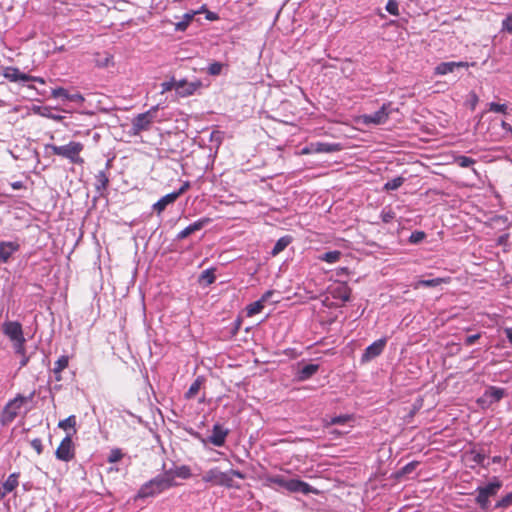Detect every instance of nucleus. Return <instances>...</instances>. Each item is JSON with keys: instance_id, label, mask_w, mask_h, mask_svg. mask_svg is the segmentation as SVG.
I'll list each match as a JSON object with an SVG mask.
<instances>
[{"instance_id": "f257e3e1", "label": "nucleus", "mask_w": 512, "mask_h": 512, "mask_svg": "<svg viewBox=\"0 0 512 512\" xmlns=\"http://www.w3.org/2000/svg\"><path fill=\"white\" fill-rule=\"evenodd\" d=\"M175 485L176 482H172L170 474H159L140 487L135 496V500L155 497Z\"/></svg>"}, {"instance_id": "f03ea898", "label": "nucleus", "mask_w": 512, "mask_h": 512, "mask_svg": "<svg viewBox=\"0 0 512 512\" xmlns=\"http://www.w3.org/2000/svg\"><path fill=\"white\" fill-rule=\"evenodd\" d=\"M264 481L265 486L272 487L275 484L291 493H301L304 495L316 493V489L299 479H286L281 475H267L264 477Z\"/></svg>"}, {"instance_id": "7ed1b4c3", "label": "nucleus", "mask_w": 512, "mask_h": 512, "mask_svg": "<svg viewBox=\"0 0 512 512\" xmlns=\"http://www.w3.org/2000/svg\"><path fill=\"white\" fill-rule=\"evenodd\" d=\"M233 477L244 479L245 475L239 470H230L222 472L218 468H212L203 475V481L212 485L223 486L226 488L237 487Z\"/></svg>"}, {"instance_id": "20e7f679", "label": "nucleus", "mask_w": 512, "mask_h": 512, "mask_svg": "<svg viewBox=\"0 0 512 512\" xmlns=\"http://www.w3.org/2000/svg\"><path fill=\"white\" fill-rule=\"evenodd\" d=\"M84 145L81 142L71 141L66 145L57 146L54 144H46L45 150H51L54 155L68 159L73 164H83L84 160L80 156Z\"/></svg>"}, {"instance_id": "39448f33", "label": "nucleus", "mask_w": 512, "mask_h": 512, "mask_svg": "<svg viewBox=\"0 0 512 512\" xmlns=\"http://www.w3.org/2000/svg\"><path fill=\"white\" fill-rule=\"evenodd\" d=\"M2 332L12 343L14 352L16 354H23L26 339L21 323L10 320L4 321L2 323Z\"/></svg>"}, {"instance_id": "423d86ee", "label": "nucleus", "mask_w": 512, "mask_h": 512, "mask_svg": "<svg viewBox=\"0 0 512 512\" xmlns=\"http://www.w3.org/2000/svg\"><path fill=\"white\" fill-rule=\"evenodd\" d=\"M159 108V105L152 106L146 112L140 113L134 117L132 120L130 134L136 136L143 131H148L156 117Z\"/></svg>"}, {"instance_id": "0eeeda50", "label": "nucleus", "mask_w": 512, "mask_h": 512, "mask_svg": "<svg viewBox=\"0 0 512 512\" xmlns=\"http://www.w3.org/2000/svg\"><path fill=\"white\" fill-rule=\"evenodd\" d=\"M501 487L502 482L497 477H493L487 485L477 487L478 495L475 500L481 509L485 510L489 507V498L497 495Z\"/></svg>"}, {"instance_id": "6e6552de", "label": "nucleus", "mask_w": 512, "mask_h": 512, "mask_svg": "<svg viewBox=\"0 0 512 512\" xmlns=\"http://www.w3.org/2000/svg\"><path fill=\"white\" fill-rule=\"evenodd\" d=\"M33 394L30 397H24L22 395H17L14 399L10 400L4 407L0 421L2 425H8L14 421V419L19 415L21 408L25 402L32 398Z\"/></svg>"}, {"instance_id": "1a4fd4ad", "label": "nucleus", "mask_w": 512, "mask_h": 512, "mask_svg": "<svg viewBox=\"0 0 512 512\" xmlns=\"http://www.w3.org/2000/svg\"><path fill=\"white\" fill-rule=\"evenodd\" d=\"M393 110L391 103H384L381 108L374 113L363 115V122L365 124L374 125L384 124Z\"/></svg>"}, {"instance_id": "9d476101", "label": "nucleus", "mask_w": 512, "mask_h": 512, "mask_svg": "<svg viewBox=\"0 0 512 512\" xmlns=\"http://www.w3.org/2000/svg\"><path fill=\"white\" fill-rule=\"evenodd\" d=\"M202 87L200 80L188 81L187 79H180L176 82V95L181 98H186L194 95Z\"/></svg>"}, {"instance_id": "9b49d317", "label": "nucleus", "mask_w": 512, "mask_h": 512, "mask_svg": "<svg viewBox=\"0 0 512 512\" xmlns=\"http://www.w3.org/2000/svg\"><path fill=\"white\" fill-rule=\"evenodd\" d=\"M55 455L58 460L64 462H68L74 458L75 452L71 434H67L66 437L63 438L56 449Z\"/></svg>"}, {"instance_id": "f8f14e48", "label": "nucleus", "mask_w": 512, "mask_h": 512, "mask_svg": "<svg viewBox=\"0 0 512 512\" xmlns=\"http://www.w3.org/2000/svg\"><path fill=\"white\" fill-rule=\"evenodd\" d=\"M386 343L387 339L384 337L374 341L372 344L366 347L363 354L361 355V363L370 362L374 358L378 357L383 352Z\"/></svg>"}, {"instance_id": "ddd939ff", "label": "nucleus", "mask_w": 512, "mask_h": 512, "mask_svg": "<svg viewBox=\"0 0 512 512\" xmlns=\"http://www.w3.org/2000/svg\"><path fill=\"white\" fill-rule=\"evenodd\" d=\"M228 434L229 429L225 428L219 423H216L213 425L212 433L207 438V441L216 447H222L225 444Z\"/></svg>"}, {"instance_id": "4468645a", "label": "nucleus", "mask_w": 512, "mask_h": 512, "mask_svg": "<svg viewBox=\"0 0 512 512\" xmlns=\"http://www.w3.org/2000/svg\"><path fill=\"white\" fill-rule=\"evenodd\" d=\"M475 63H468L465 61H451V62H441L435 67L434 73L436 75H446L454 72L456 68H468L470 66H474Z\"/></svg>"}, {"instance_id": "2eb2a0df", "label": "nucleus", "mask_w": 512, "mask_h": 512, "mask_svg": "<svg viewBox=\"0 0 512 512\" xmlns=\"http://www.w3.org/2000/svg\"><path fill=\"white\" fill-rule=\"evenodd\" d=\"M209 223H211V219L209 217H202V218L196 220L195 222L191 223L186 228L181 230L176 235V240L180 241V240L187 238L189 235H191L192 233H194L196 231L201 230L202 228L207 226Z\"/></svg>"}, {"instance_id": "dca6fc26", "label": "nucleus", "mask_w": 512, "mask_h": 512, "mask_svg": "<svg viewBox=\"0 0 512 512\" xmlns=\"http://www.w3.org/2000/svg\"><path fill=\"white\" fill-rule=\"evenodd\" d=\"M341 149L338 143H327V142H315L303 150V153H332L337 152Z\"/></svg>"}, {"instance_id": "f3484780", "label": "nucleus", "mask_w": 512, "mask_h": 512, "mask_svg": "<svg viewBox=\"0 0 512 512\" xmlns=\"http://www.w3.org/2000/svg\"><path fill=\"white\" fill-rule=\"evenodd\" d=\"M19 247V244L16 242H0V263H6L11 255L19 250Z\"/></svg>"}, {"instance_id": "a211bd4d", "label": "nucleus", "mask_w": 512, "mask_h": 512, "mask_svg": "<svg viewBox=\"0 0 512 512\" xmlns=\"http://www.w3.org/2000/svg\"><path fill=\"white\" fill-rule=\"evenodd\" d=\"M52 95L55 98H62L68 100L70 102L82 103L84 102V97L80 93H69L66 89L59 87L52 90Z\"/></svg>"}, {"instance_id": "6ab92c4d", "label": "nucleus", "mask_w": 512, "mask_h": 512, "mask_svg": "<svg viewBox=\"0 0 512 512\" xmlns=\"http://www.w3.org/2000/svg\"><path fill=\"white\" fill-rule=\"evenodd\" d=\"M3 76L10 82H27L29 79L28 74L22 73L18 68L12 66L3 70Z\"/></svg>"}, {"instance_id": "aec40b11", "label": "nucleus", "mask_w": 512, "mask_h": 512, "mask_svg": "<svg viewBox=\"0 0 512 512\" xmlns=\"http://www.w3.org/2000/svg\"><path fill=\"white\" fill-rule=\"evenodd\" d=\"M165 474H170L172 482H175V478L188 479L191 477V469L187 465H181L175 467L174 469H169L164 472Z\"/></svg>"}, {"instance_id": "412c9836", "label": "nucleus", "mask_w": 512, "mask_h": 512, "mask_svg": "<svg viewBox=\"0 0 512 512\" xmlns=\"http://www.w3.org/2000/svg\"><path fill=\"white\" fill-rule=\"evenodd\" d=\"M177 200L176 194L173 192L164 195L156 203L153 204V210L161 214L168 205L173 204Z\"/></svg>"}, {"instance_id": "4be33fe9", "label": "nucleus", "mask_w": 512, "mask_h": 512, "mask_svg": "<svg viewBox=\"0 0 512 512\" xmlns=\"http://www.w3.org/2000/svg\"><path fill=\"white\" fill-rule=\"evenodd\" d=\"M505 395V390L503 388L490 386L484 393V397L489 399L490 403L498 402Z\"/></svg>"}, {"instance_id": "5701e85b", "label": "nucleus", "mask_w": 512, "mask_h": 512, "mask_svg": "<svg viewBox=\"0 0 512 512\" xmlns=\"http://www.w3.org/2000/svg\"><path fill=\"white\" fill-rule=\"evenodd\" d=\"M18 478L19 473L10 474L3 483L2 488H0L2 490V493L7 495L8 493L12 492L18 486Z\"/></svg>"}, {"instance_id": "b1692460", "label": "nucleus", "mask_w": 512, "mask_h": 512, "mask_svg": "<svg viewBox=\"0 0 512 512\" xmlns=\"http://www.w3.org/2000/svg\"><path fill=\"white\" fill-rule=\"evenodd\" d=\"M449 282V278H433V279H428V280H419L417 281L413 287L414 289H418L420 287H436V286H439L443 283H448Z\"/></svg>"}, {"instance_id": "393cba45", "label": "nucleus", "mask_w": 512, "mask_h": 512, "mask_svg": "<svg viewBox=\"0 0 512 512\" xmlns=\"http://www.w3.org/2000/svg\"><path fill=\"white\" fill-rule=\"evenodd\" d=\"M200 11H191L187 12L182 16V20L175 23V30L176 31H185L187 27L189 26L190 22L193 20L194 16L198 14Z\"/></svg>"}, {"instance_id": "a878e982", "label": "nucleus", "mask_w": 512, "mask_h": 512, "mask_svg": "<svg viewBox=\"0 0 512 512\" xmlns=\"http://www.w3.org/2000/svg\"><path fill=\"white\" fill-rule=\"evenodd\" d=\"M95 180H96L95 188L98 192H102L107 188L108 183H109V178H108L107 173L104 170L99 171L95 175Z\"/></svg>"}, {"instance_id": "bb28decb", "label": "nucleus", "mask_w": 512, "mask_h": 512, "mask_svg": "<svg viewBox=\"0 0 512 512\" xmlns=\"http://www.w3.org/2000/svg\"><path fill=\"white\" fill-rule=\"evenodd\" d=\"M69 357L66 355H62L58 358V360L54 364L53 373L56 375V380H60L61 372L68 367Z\"/></svg>"}, {"instance_id": "cd10ccee", "label": "nucleus", "mask_w": 512, "mask_h": 512, "mask_svg": "<svg viewBox=\"0 0 512 512\" xmlns=\"http://www.w3.org/2000/svg\"><path fill=\"white\" fill-rule=\"evenodd\" d=\"M215 279V268H208L200 274L198 281L201 285L208 286L214 283Z\"/></svg>"}, {"instance_id": "c85d7f7f", "label": "nucleus", "mask_w": 512, "mask_h": 512, "mask_svg": "<svg viewBox=\"0 0 512 512\" xmlns=\"http://www.w3.org/2000/svg\"><path fill=\"white\" fill-rule=\"evenodd\" d=\"M318 365L316 364H307L305 366H303L299 372H298V378L299 380H307L309 379L312 375H314L317 371H318Z\"/></svg>"}, {"instance_id": "c756f323", "label": "nucleus", "mask_w": 512, "mask_h": 512, "mask_svg": "<svg viewBox=\"0 0 512 512\" xmlns=\"http://www.w3.org/2000/svg\"><path fill=\"white\" fill-rule=\"evenodd\" d=\"M291 241L292 237L288 235L279 238L271 251L272 256H276L282 252L291 243Z\"/></svg>"}, {"instance_id": "7c9ffc66", "label": "nucleus", "mask_w": 512, "mask_h": 512, "mask_svg": "<svg viewBox=\"0 0 512 512\" xmlns=\"http://www.w3.org/2000/svg\"><path fill=\"white\" fill-rule=\"evenodd\" d=\"M342 253L338 250L328 251L318 257L320 261H324L329 264H334L340 260Z\"/></svg>"}, {"instance_id": "2f4dec72", "label": "nucleus", "mask_w": 512, "mask_h": 512, "mask_svg": "<svg viewBox=\"0 0 512 512\" xmlns=\"http://www.w3.org/2000/svg\"><path fill=\"white\" fill-rule=\"evenodd\" d=\"M404 182H405V178L401 177V176H398V177H395V178L387 181L384 184L383 188L386 191L397 190L398 188H400L403 185Z\"/></svg>"}, {"instance_id": "473e14b6", "label": "nucleus", "mask_w": 512, "mask_h": 512, "mask_svg": "<svg viewBox=\"0 0 512 512\" xmlns=\"http://www.w3.org/2000/svg\"><path fill=\"white\" fill-rule=\"evenodd\" d=\"M264 308V303L259 299L253 303H250L246 307V313L248 317L254 316L260 313Z\"/></svg>"}, {"instance_id": "72a5a7b5", "label": "nucleus", "mask_w": 512, "mask_h": 512, "mask_svg": "<svg viewBox=\"0 0 512 512\" xmlns=\"http://www.w3.org/2000/svg\"><path fill=\"white\" fill-rule=\"evenodd\" d=\"M202 384V380L200 377H198L189 387L187 392L185 393L186 399H192L196 396V394L199 392L200 387Z\"/></svg>"}, {"instance_id": "f704fd0d", "label": "nucleus", "mask_w": 512, "mask_h": 512, "mask_svg": "<svg viewBox=\"0 0 512 512\" xmlns=\"http://www.w3.org/2000/svg\"><path fill=\"white\" fill-rule=\"evenodd\" d=\"M58 427L61 428V429H64V430L73 429L74 433H75L76 432V430H75V427H76V416L75 415H70L66 419L59 421Z\"/></svg>"}, {"instance_id": "c9c22d12", "label": "nucleus", "mask_w": 512, "mask_h": 512, "mask_svg": "<svg viewBox=\"0 0 512 512\" xmlns=\"http://www.w3.org/2000/svg\"><path fill=\"white\" fill-rule=\"evenodd\" d=\"M176 82L177 80L174 77H171L168 81H164L160 84L161 94L171 91L174 89L176 91Z\"/></svg>"}, {"instance_id": "e433bc0d", "label": "nucleus", "mask_w": 512, "mask_h": 512, "mask_svg": "<svg viewBox=\"0 0 512 512\" xmlns=\"http://www.w3.org/2000/svg\"><path fill=\"white\" fill-rule=\"evenodd\" d=\"M456 163L462 167V168H468L470 166H472L473 164H475V160L471 157H467V156H458L456 159H455Z\"/></svg>"}, {"instance_id": "4c0bfd02", "label": "nucleus", "mask_w": 512, "mask_h": 512, "mask_svg": "<svg viewBox=\"0 0 512 512\" xmlns=\"http://www.w3.org/2000/svg\"><path fill=\"white\" fill-rule=\"evenodd\" d=\"M223 67L224 65L222 63L213 62L208 66L207 72L209 75L217 76L221 74Z\"/></svg>"}, {"instance_id": "58836bf2", "label": "nucleus", "mask_w": 512, "mask_h": 512, "mask_svg": "<svg viewBox=\"0 0 512 512\" xmlns=\"http://www.w3.org/2000/svg\"><path fill=\"white\" fill-rule=\"evenodd\" d=\"M380 217L384 223H390L395 218V212L391 208L385 207L381 211Z\"/></svg>"}, {"instance_id": "ea45409f", "label": "nucleus", "mask_w": 512, "mask_h": 512, "mask_svg": "<svg viewBox=\"0 0 512 512\" xmlns=\"http://www.w3.org/2000/svg\"><path fill=\"white\" fill-rule=\"evenodd\" d=\"M122 458H123V453H122L121 449L114 448L110 451L107 460L109 463H116V462L120 461Z\"/></svg>"}, {"instance_id": "a19ab883", "label": "nucleus", "mask_w": 512, "mask_h": 512, "mask_svg": "<svg viewBox=\"0 0 512 512\" xmlns=\"http://www.w3.org/2000/svg\"><path fill=\"white\" fill-rule=\"evenodd\" d=\"M471 459L478 465L484 466V461L486 459L485 453L481 451L472 450L470 452Z\"/></svg>"}, {"instance_id": "79ce46f5", "label": "nucleus", "mask_w": 512, "mask_h": 512, "mask_svg": "<svg viewBox=\"0 0 512 512\" xmlns=\"http://www.w3.org/2000/svg\"><path fill=\"white\" fill-rule=\"evenodd\" d=\"M337 297L340 298L343 302H347L350 300L351 291L347 286H342L336 291Z\"/></svg>"}, {"instance_id": "37998d69", "label": "nucleus", "mask_w": 512, "mask_h": 512, "mask_svg": "<svg viewBox=\"0 0 512 512\" xmlns=\"http://www.w3.org/2000/svg\"><path fill=\"white\" fill-rule=\"evenodd\" d=\"M512 505V492L501 498L496 504L495 508H507Z\"/></svg>"}, {"instance_id": "c03bdc74", "label": "nucleus", "mask_w": 512, "mask_h": 512, "mask_svg": "<svg viewBox=\"0 0 512 512\" xmlns=\"http://www.w3.org/2000/svg\"><path fill=\"white\" fill-rule=\"evenodd\" d=\"M385 9L391 15H399L398 2L396 0H388Z\"/></svg>"}, {"instance_id": "a18cd8bd", "label": "nucleus", "mask_w": 512, "mask_h": 512, "mask_svg": "<svg viewBox=\"0 0 512 512\" xmlns=\"http://www.w3.org/2000/svg\"><path fill=\"white\" fill-rule=\"evenodd\" d=\"M426 234L423 231H414L409 237V242L412 244H418L424 240Z\"/></svg>"}, {"instance_id": "49530a36", "label": "nucleus", "mask_w": 512, "mask_h": 512, "mask_svg": "<svg viewBox=\"0 0 512 512\" xmlns=\"http://www.w3.org/2000/svg\"><path fill=\"white\" fill-rule=\"evenodd\" d=\"M489 111H492L495 113L506 114L507 106H506V104H499V103L491 102V103H489Z\"/></svg>"}, {"instance_id": "de8ad7c7", "label": "nucleus", "mask_w": 512, "mask_h": 512, "mask_svg": "<svg viewBox=\"0 0 512 512\" xmlns=\"http://www.w3.org/2000/svg\"><path fill=\"white\" fill-rule=\"evenodd\" d=\"M350 418L351 417L349 415L335 416L330 419L329 424L330 425H342V424L347 423L350 420Z\"/></svg>"}, {"instance_id": "09e8293b", "label": "nucleus", "mask_w": 512, "mask_h": 512, "mask_svg": "<svg viewBox=\"0 0 512 512\" xmlns=\"http://www.w3.org/2000/svg\"><path fill=\"white\" fill-rule=\"evenodd\" d=\"M502 30L512 33V13L502 21Z\"/></svg>"}, {"instance_id": "8fccbe9b", "label": "nucleus", "mask_w": 512, "mask_h": 512, "mask_svg": "<svg viewBox=\"0 0 512 512\" xmlns=\"http://www.w3.org/2000/svg\"><path fill=\"white\" fill-rule=\"evenodd\" d=\"M31 446L37 452L38 455H40L43 452V445H42L41 439H39V438L33 439L31 441Z\"/></svg>"}, {"instance_id": "3c124183", "label": "nucleus", "mask_w": 512, "mask_h": 512, "mask_svg": "<svg viewBox=\"0 0 512 512\" xmlns=\"http://www.w3.org/2000/svg\"><path fill=\"white\" fill-rule=\"evenodd\" d=\"M189 186L190 183L186 181L177 191H174L173 194H176V198L178 199L189 188Z\"/></svg>"}, {"instance_id": "603ef678", "label": "nucleus", "mask_w": 512, "mask_h": 512, "mask_svg": "<svg viewBox=\"0 0 512 512\" xmlns=\"http://www.w3.org/2000/svg\"><path fill=\"white\" fill-rule=\"evenodd\" d=\"M480 338V334H474V335H470L468 337H466L465 339V345L466 346H471L473 345L478 339Z\"/></svg>"}, {"instance_id": "864d4df0", "label": "nucleus", "mask_w": 512, "mask_h": 512, "mask_svg": "<svg viewBox=\"0 0 512 512\" xmlns=\"http://www.w3.org/2000/svg\"><path fill=\"white\" fill-rule=\"evenodd\" d=\"M21 356L20 367H25L29 362V357L26 355V347L24 346V353Z\"/></svg>"}, {"instance_id": "5fc2aeb1", "label": "nucleus", "mask_w": 512, "mask_h": 512, "mask_svg": "<svg viewBox=\"0 0 512 512\" xmlns=\"http://www.w3.org/2000/svg\"><path fill=\"white\" fill-rule=\"evenodd\" d=\"M28 81L37 82V83H40L42 85L45 84V80L42 77H39V76H31V75H29Z\"/></svg>"}, {"instance_id": "6e6d98bb", "label": "nucleus", "mask_w": 512, "mask_h": 512, "mask_svg": "<svg viewBox=\"0 0 512 512\" xmlns=\"http://www.w3.org/2000/svg\"><path fill=\"white\" fill-rule=\"evenodd\" d=\"M273 293H274V292H273L272 290L266 291V292L262 295V297L260 298V300H261L263 303H265L266 301H268V300H269V298L273 295Z\"/></svg>"}, {"instance_id": "4d7b16f0", "label": "nucleus", "mask_w": 512, "mask_h": 512, "mask_svg": "<svg viewBox=\"0 0 512 512\" xmlns=\"http://www.w3.org/2000/svg\"><path fill=\"white\" fill-rule=\"evenodd\" d=\"M501 127L503 128V130H505L506 132L512 134V126L507 123L506 121H502L501 122Z\"/></svg>"}, {"instance_id": "13d9d810", "label": "nucleus", "mask_w": 512, "mask_h": 512, "mask_svg": "<svg viewBox=\"0 0 512 512\" xmlns=\"http://www.w3.org/2000/svg\"><path fill=\"white\" fill-rule=\"evenodd\" d=\"M415 467V463L414 462H410L408 464H406L404 467H403V472L404 473H409L411 472Z\"/></svg>"}, {"instance_id": "bf43d9fd", "label": "nucleus", "mask_w": 512, "mask_h": 512, "mask_svg": "<svg viewBox=\"0 0 512 512\" xmlns=\"http://www.w3.org/2000/svg\"><path fill=\"white\" fill-rule=\"evenodd\" d=\"M11 186H12V188H13L14 190H19V189H22V188L24 187L23 182H21V181L13 182V183L11 184Z\"/></svg>"}, {"instance_id": "052dcab7", "label": "nucleus", "mask_w": 512, "mask_h": 512, "mask_svg": "<svg viewBox=\"0 0 512 512\" xmlns=\"http://www.w3.org/2000/svg\"><path fill=\"white\" fill-rule=\"evenodd\" d=\"M504 333L509 340V342L512 344V328H505Z\"/></svg>"}, {"instance_id": "680f3d73", "label": "nucleus", "mask_w": 512, "mask_h": 512, "mask_svg": "<svg viewBox=\"0 0 512 512\" xmlns=\"http://www.w3.org/2000/svg\"><path fill=\"white\" fill-rule=\"evenodd\" d=\"M506 238H507V235H502V236L499 237L498 242L501 244V243H503L506 240Z\"/></svg>"}, {"instance_id": "e2e57ef3", "label": "nucleus", "mask_w": 512, "mask_h": 512, "mask_svg": "<svg viewBox=\"0 0 512 512\" xmlns=\"http://www.w3.org/2000/svg\"><path fill=\"white\" fill-rule=\"evenodd\" d=\"M207 19H209V20H214V19H216V16H215V14H213V13H209V14L207 15Z\"/></svg>"}, {"instance_id": "0e129e2a", "label": "nucleus", "mask_w": 512, "mask_h": 512, "mask_svg": "<svg viewBox=\"0 0 512 512\" xmlns=\"http://www.w3.org/2000/svg\"><path fill=\"white\" fill-rule=\"evenodd\" d=\"M49 117L52 119H55V120H59L61 118L60 116H57V115H51Z\"/></svg>"}, {"instance_id": "69168bd1", "label": "nucleus", "mask_w": 512, "mask_h": 512, "mask_svg": "<svg viewBox=\"0 0 512 512\" xmlns=\"http://www.w3.org/2000/svg\"><path fill=\"white\" fill-rule=\"evenodd\" d=\"M499 461H500V457H494V458H493V462H495V463H496V462H499Z\"/></svg>"}, {"instance_id": "338daca9", "label": "nucleus", "mask_w": 512, "mask_h": 512, "mask_svg": "<svg viewBox=\"0 0 512 512\" xmlns=\"http://www.w3.org/2000/svg\"><path fill=\"white\" fill-rule=\"evenodd\" d=\"M6 495L2 493V490L0 489V499L4 498Z\"/></svg>"}, {"instance_id": "774afa93", "label": "nucleus", "mask_w": 512, "mask_h": 512, "mask_svg": "<svg viewBox=\"0 0 512 512\" xmlns=\"http://www.w3.org/2000/svg\"><path fill=\"white\" fill-rule=\"evenodd\" d=\"M192 435H194L195 437H198V438H200V435H199V433H192Z\"/></svg>"}]
</instances>
